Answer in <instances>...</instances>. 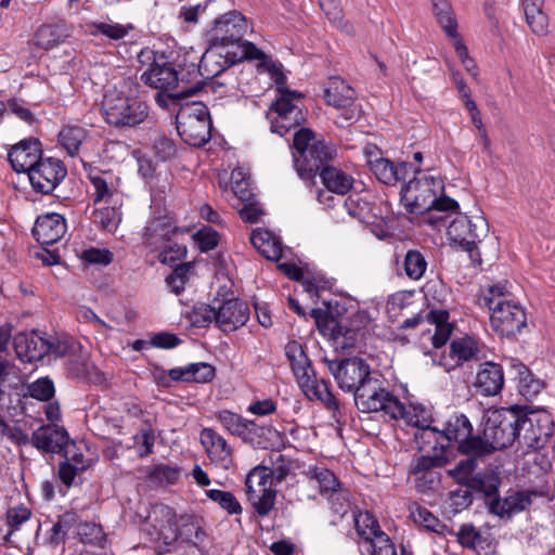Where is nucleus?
Instances as JSON below:
<instances>
[{
    "mask_svg": "<svg viewBox=\"0 0 555 555\" xmlns=\"http://www.w3.org/2000/svg\"><path fill=\"white\" fill-rule=\"evenodd\" d=\"M478 351L477 343L470 337L454 339L450 345V356L457 360V365L476 359Z\"/></svg>",
    "mask_w": 555,
    "mask_h": 555,
    "instance_id": "45",
    "label": "nucleus"
},
{
    "mask_svg": "<svg viewBox=\"0 0 555 555\" xmlns=\"http://www.w3.org/2000/svg\"><path fill=\"white\" fill-rule=\"evenodd\" d=\"M201 443L205 447L208 457L215 464L228 469L233 462V449L223 436L212 428L201 430Z\"/></svg>",
    "mask_w": 555,
    "mask_h": 555,
    "instance_id": "23",
    "label": "nucleus"
},
{
    "mask_svg": "<svg viewBox=\"0 0 555 555\" xmlns=\"http://www.w3.org/2000/svg\"><path fill=\"white\" fill-rule=\"evenodd\" d=\"M333 513L345 516L350 508L349 492L343 486L326 495Z\"/></svg>",
    "mask_w": 555,
    "mask_h": 555,
    "instance_id": "60",
    "label": "nucleus"
},
{
    "mask_svg": "<svg viewBox=\"0 0 555 555\" xmlns=\"http://www.w3.org/2000/svg\"><path fill=\"white\" fill-rule=\"evenodd\" d=\"M55 392L54 383L50 377H40L27 385V393L39 401H49Z\"/></svg>",
    "mask_w": 555,
    "mask_h": 555,
    "instance_id": "55",
    "label": "nucleus"
},
{
    "mask_svg": "<svg viewBox=\"0 0 555 555\" xmlns=\"http://www.w3.org/2000/svg\"><path fill=\"white\" fill-rule=\"evenodd\" d=\"M353 521L358 535L365 542H372V539L382 531L376 517L367 511L354 512Z\"/></svg>",
    "mask_w": 555,
    "mask_h": 555,
    "instance_id": "43",
    "label": "nucleus"
},
{
    "mask_svg": "<svg viewBox=\"0 0 555 555\" xmlns=\"http://www.w3.org/2000/svg\"><path fill=\"white\" fill-rule=\"evenodd\" d=\"M104 120L115 128H134L150 118V106L145 101L108 91L102 101Z\"/></svg>",
    "mask_w": 555,
    "mask_h": 555,
    "instance_id": "7",
    "label": "nucleus"
},
{
    "mask_svg": "<svg viewBox=\"0 0 555 555\" xmlns=\"http://www.w3.org/2000/svg\"><path fill=\"white\" fill-rule=\"evenodd\" d=\"M93 216L94 223L109 233L115 232L121 220L120 212L115 207L109 206L94 210Z\"/></svg>",
    "mask_w": 555,
    "mask_h": 555,
    "instance_id": "51",
    "label": "nucleus"
},
{
    "mask_svg": "<svg viewBox=\"0 0 555 555\" xmlns=\"http://www.w3.org/2000/svg\"><path fill=\"white\" fill-rule=\"evenodd\" d=\"M182 115H186L191 119L211 121L208 107L203 102L193 101L181 104L176 120H181Z\"/></svg>",
    "mask_w": 555,
    "mask_h": 555,
    "instance_id": "59",
    "label": "nucleus"
},
{
    "mask_svg": "<svg viewBox=\"0 0 555 555\" xmlns=\"http://www.w3.org/2000/svg\"><path fill=\"white\" fill-rule=\"evenodd\" d=\"M504 385V373L500 364L485 362L477 372L475 386L485 396L498 395Z\"/></svg>",
    "mask_w": 555,
    "mask_h": 555,
    "instance_id": "27",
    "label": "nucleus"
},
{
    "mask_svg": "<svg viewBox=\"0 0 555 555\" xmlns=\"http://www.w3.org/2000/svg\"><path fill=\"white\" fill-rule=\"evenodd\" d=\"M33 446L44 453H63L69 444V435L64 427L43 425L31 435Z\"/></svg>",
    "mask_w": 555,
    "mask_h": 555,
    "instance_id": "19",
    "label": "nucleus"
},
{
    "mask_svg": "<svg viewBox=\"0 0 555 555\" xmlns=\"http://www.w3.org/2000/svg\"><path fill=\"white\" fill-rule=\"evenodd\" d=\"M242 433L241 440L254 448L268 449L271 437L276 430L272 425L258 424L256 421L247 420Z\"/></svg>",
    "mask_w": 555,
    "mask_h": 555,
    "instance_id": "33",
    "label": "nucleus"
},
{
    "mask_svg": "<svg viewBox=\"0 0 555 555\" xmlns=\"http://www.w3.org/2000/svg\"><path fill=\"white\" fill-rule=\"evenodd\" d=\"M47 341V356H53L54 358H64L77 354L81 346L75 338L62 335V336H48Z\"/></svg>",
    "mask_w": 555,
    "mask_h": 555,
    "instance_id": "40",
    "label": "nucleus"
},
{
    "mask_svg": "<svg viewBox=\"0 0 555 555\" xmlns=\"http://www.w3.org/2000/svg\"><path fill=\"white\" fill-rule=\"evenodd\" d=\"M414 175L400 191V202L409 214L457 211L459 203L443 193L444 183L440 177L423 173L421 169L420 173Z\"/></svg>",
    "mask_w": 555,
    "mask_h": 555,
    "instance_id": "2",
    "label": "nucleus"
},
{
    "mask_svg": "<svg viewBox=\"0 0 555 555\" xmlns=\"http://www.w3.org/2000/svg\"><path fill=\"white\" fill-rule=\"evenodd\" d=\"M326 362L338 387L344 391L353 392V395L369 378L377 375L371 370L370 364L359 357L326 360Z\"/></svg>",
    "mask_w": 555,
    "mask_h": 555,
    "instance_id": "13",
    "label": "nucleus"
},
{
    "mask_svg": "<svg viewBox=\"0 0 555 555\" xmlns=\"http://www.w3.org/2000/svg\"><path fill=\"white\" fill-rule=\"evenodd\" d=\"M455 535L459 544L469 550L482 542L481 532L473 524H463Z\"/></svg>",
    "mask_w": 555,
    "mask_h": 555,
    "instance_id": "58",
    "label": "nucleus"
},
{
    "mask_svg": "<svg viewBox=\"0 0 555 555\" xmlns=\"http://www.w3.org/2000/svg\"><path fill=\"white\" fill-rule=\"evenodd\" d=\"M293 164L298 177L308 188L317 184V177L335 157V149L323 139H318L314 131L300 128L293 138Z\"/></svg>",
    "mask_w": 555,
    "mask_h": 555,
    "instance_id": "3",
    "label": "nucleus"
},
{
    "mask_svg": "<svg viewBox=\"0 0 555 555\" xmlns=\"http://www.w3.org/2000/svg\"><path fill=\"white\" fill-rule=\"evenodd\" d=\"M189 319L193 326L207 327L212 322L217 325V307L207 304H197L192 308Z\"/></svg>",
    "mask_w": 555,
    "mask_h": 555,
    "instance_id": "48",
    "label": "nucleus"
},
{
    "mask_svg": "<svg viewBox=\"0 0 555 555\" xmlns=\"http://www.w3.org/2000/svg\"><path fill=\"white\" fill-rule=\"evenodd\" d=\"M247 29V20L238 11H230L216 18L212 27L205 35L208 48L199 59V63L191 65L189 74L193 73L210 79L243 61L264 59L263 51L255 43L243 39Z\"/></svg>",
    "mask_w": 555,
    "mask_h": 555,
    "instance_id": "1",
    "label": "nucleus"
},
{
    "mask_svg": "<svg viewBox=\"0 0 555 555\" xmlns=\"http://www.w3.org/2000/svg\"><path fill=\"white\" fill-rule=\"evenodd\" d=\"M7 524L12 531H17L20 527L31 517V511L23 504L10 507L5 514Z\"/></svg>",
    "mask_w": 555,
    "mask_h": 555,
    "instance_id": "62",
    "label": "nucleus"
},
{
    "mask_svg": "<svg viewBox=\"0 0 555 555\" xmlns=\"http://www.w3.org/2000/svg\"><path fill=\"white\" fill-rule=\"evenodd\" d=\"M276 493V490L271 487L246 491L247 500L254 507L256 514L260 517L268 516L273 509Z\"/></svg>",
    "mask_w": 555,
    "mask_h": 555,
    "instance_id": "39",
    "label": "nucleus"
},
{
    "mask_svg": "<svg viewBox=\"0 0 555 555\" xmlns=\"http://www.w3.org/2000/svg\"><path fill=\"white\" fill-rule=\"evenodd\" d=\"M327 192L338 195L347 194L353 186L354 179L341 169L327 165L319 175Z\"/></svg>",
    "mask_w": 555,
    "mask_h": 555,
    "instance_id": "31",
    "label": "nucleus"
},
{
    "mask_svg": "<svg viewBox=\"0 0 555 555\" xmlns=\"http://www.w3.org/2000/svg\"><path fill=\"white\" fill-rule=\"evenodd\" d=\"M164 249L158 255V260L164 264H173L176 261L185 258L188 249L185 245L175 243L172 245H165Z\"/></svg>",
    "mask_w": 555,
    "mask_h": 555,
    "instance_id": "64",
    "label": "nucleus"
},
{
    "mask_svg": "<svg viewBox=\"0 0 555 555\" xmlns=\"http://www.w3.org/2000/svg\"><path fill=\"white\" fill-rule=\"evenodd\" d=\"M172 376L182 379L183 383H209L216 376V369L206 362L191 363L181 367V371H175Z\"/></svg>",
    "mask_w": 555,
    "mask_h": 555,
    "instance_id": "36",
    "label": "nucleus"
},
{
    "mask_svg": "<svg viewBox=\"0 0 555 555\" xmlns=\"http://www.w3.org/2000/svg\"><path fill=\"white\" fill-rule=\"evenodd\" d=\"M13 347L22 362L40 361L48 354L46 334L40 331L17 333L13 337Z\"/></svg>",
    "mask_w": 555,
    "mask_h": 555,
    "instance_id": "18",
    "label": "nucleus"
},
{
    "mask_svg": "<svg viewBox=\"0 0 555 555\" xmlns=\"http://www.w3.org/2000/svg\"><path fill=\"white\" fill-rule=\"evenodd\" d=\"M369 543L372 547L371 555H397L395 544L384 531H379Z\"/></svg>",
    "mask_w": 555,
    "mask_h": 555,
    "instance_id": "63",
    "label": "nucleus"
},
{
    "mask_svg": "<svg viewBox=\"0 0 555 555\" xmlns=\"http://www.w3.org/2000/svg\"><path fill=\"white\" fill-rule=\"evenodd\" d=\"M433 12L439 25L451 38L457 37V22L449 0H431Z\"/></svg>",
    "mask_w": 555,
    "mask_h": 555,
    "instance_id": "38",
    "label": "nucleus"
},
{
    "mask_svg": "<svg viewBox=\"0 0 555 555\" xmlns=\"http://www.w3.org/2000/svg\"><path fill=\"white\" fill-rule=\"evenodd\" d=\"M86 139V130L80 126H64L59 132L57 140L60 145L66 150L72 157L76 156L79 147Z\"/></svg>",
    "mask_w": 555,
    "mask_h": 555,
    "instance_id": "42",
    "label": "nucleus"
},
{
    "mask_svg": "<svg viewBox=\"0 0 555 555\" xmlns=\"http://www.w3.org/2000/svg\"><path fill=\"white\" fill-rule=\"evenodd\" d=\"M457 451L477 461L478 457H486L493 454L496 451V447L483 435L473 436L472 433L457 446Z\"/></svg>",
    "mask_w": 555,
    "mask_h": 555,
    "instance_id": "37",
    "label": "nucleus"
},
{
    "mask_svg": "<svg viewBox=\"0 0 555 555\" xmlns=\"http://www.w3.org/2000/svg\"><path fill=\"white\" fill-rule=\"evenodd\" d=\"M519 411L518 443L531 450L542 449L553 436L551 415L545 410H533L528 405H519Z\"/></svg>",
    "mask_w": 555,
    "mask_h": 555,
    "instance_id": "9",
    "label": "nucleus"
},
{
    "mask_svg": "<svg viewBox=\"0 0 555 555\" xmlns=\"http://www.w3.org/2000/svg\"><path fill=\"white\" fill-rule=\"evenodd\" d=\"M206 495L230 515H240L243 512L241 503L232 492L210 489L206 491Z\"/></svg>",
    "mask_w": 555,
    "mask_h": 555,
    "instance_id": "47",
    "label": "nucleus"
},
{
    "mask_svg": "<svg viewBox=\"0 0 555 555\" xmlns=\"http://www.w3.org/2000/svg\"><path fill=\"white\" fill-rule=\"evenodd\" d=\"M519 412L518 404L488 412L483 424V436L496 447V451L509 448L517 441Z\"/></svg>",
    "mask_w": 555,
    "mask_h": 555,
    "instance_id": "10",
    "label": "nucleus"
},
{
    "mask_svg": "<svg viewBox=\"0 0 555 555\" xmlns=\"http://www.w3.org/2000/svg\"><path fill=\"white\" fill-rule=\"evenodd\" d=\"M298 384L309 400H318L333 412L339 411V401L331 390V383L318 379L315 372L308 376V380H301Z\"/></svg>",
    "mask_w": 555,
    "mask_h": 555,
    "instance_id": "26",
    "label": "nucleus"
},
{
    "mask_svg": "<svg viewBox=\"0 0 555 555\" xmlns=\"http://www.w3.org/2000/svg\"><path fill=\"white\" fill-rule=\"evenodd\" d=\"M545 0H520L526 23L530 30L537 36L548 34L550 18L544 11Z\"/></svg>",
    "mask_w": 555,
    "mask_h": 555,
    "instance_id": "28",
    "label": "nucleus"
},
{
    "mask_svg": "<svg viewBox=\"0 0 555 555\" xmlns=\"http://www.w3.org/2000/svg\"><path fill=\"white\" fill-rule=\"evenodd\" d=\"M411 516L415 524H418L428 531L441 533L442 530L447 528L429 509L421 505H415V507L411 509Z\"/></svg>",
    "mask_w": 555,
    "mask_h": 555,
    "instance_id": "49",
    "label": "nucleus"
},
{
    "mask_svg": "<svg viewBox=\"0 0 555 555\" xmlns=\"http://www.w3.org/2000/svg\"><path fill=\"white\" fill-rule=\"evenodd\" d=\"M278 91L281 95L271 104L270 111H273L279 116L284 117L285 114H293L295 115V122H305L306 117L302 109L294 103V100L300 99L302 94L297 91H291L286 87Z\"/></svg>",
    "mask_w": 555,
    "mask_h": 555,
    "instance_id": "35",
    "label": "nucleus"
},
{
    "mask_svg": "<svg viewBox=\"0 0 555 555\" xmlns=\"http://www.w3.org/2000/svg\"><path fill=\"white\" fill-rule=\"evenodd\" d=\"M532 495H541V492L537 490H519L512 492V494L503 499L499 494L496 499L488 503V511L490 514L502 519H512L515 514L526 511L532 504Z\"/></svg>",
    "mask_w": 555,
    "mask_h": 555,
    "instance_id": "16",
    "label": "nucleus"
},
{
    "mask_svg": "<svg viewBox=\"0 0 555 555\" xmlns=\"http://www.w3.org/2000/svg\"><path fill=\"white\" fill-rule=\"evenodd\" d=\"M285 353L291 362V366L297 382L300 383L301 380H308V376L313 374L314 370L312 369L311 362L305 353L302 346L299 343L292 340L285 346Z\"/></svg>",
    "mask_w": 555,
    "mask_h": 555,
    "instance_id": "34",
    "label": "nucleus"
},
{
    "mask_svg": "<svg viewBox=\"0 0 555 555\" xmlns=\"http://www.w3.org/2000/svg\"><path fill=\"white\" fill-rule=\"evenodd\" d=\"M179 477L180 467L169 464H157L149 474L150 480L160 486L173 485L178 481Z\"/></svg>",
    "mask_w": 555,
    "mask_h": 555,
    "instance_id": "52",
    "label": "nucleus"
},
{
    "mask_svg": "<svg viewBox=\"0 0 555 555\" xmlns=\"http://www.w3.org/2000/svg\"><path fill=\"white\" fill-rule=\"evenodd\" d=\"M42 157L41 142L33 137L14 144L8 153V159L17 173L28 175Z\"/></svg>",
    "mask_w": 555,
    "mask_h": 555,
    "instance_id": "15",
    "label": "nucleus"
},
{
    "mask_svg": "<svg viewBox=\"0 0 555 555\" xmlns=\"http://www.w3.org/2000/svg\"><path fill=\"white\" fill-rule=\"evenodd\" d=\"M324 99L328 105L347 108L353 104L356 91L344 79L331 77L324 91Z\"/></svg>",
    "mask_w": 555,
    "mask_h": 555,
    "instance_id": "30",
    "label": "nucleus"
},
{
    "mask_svg": "<svg viewBox=\"0 0 555 555\" xmlns=\"http://www.w3.org/2000/svg\"><path fill=\"white\" fill-rule=\"evenodd\" d=\"M35 192L51 194L66 178L67 168L55 157H42L27 175Z\"/></svg>",
    "mask_w": 555,
    "mask_h": 555,
    "instance_id": "14",
    "label": "nucleus"
},
{
    "mask_svg": "<svg viewBox=\"0 0 555 555\" xmlns=\"http://www.w3.org/2000/svg\"><path fill=\"white\" fill-rule=\"evenodd\" d=\"M511 373L518 382L519 392L526 398L537 396L545 386V383L534 377L531 371L518 360L511 359L508 361Z\"/></svg>",
    "mask_w": 555,
    "mask_h": 555,
    "instance_id": "29",
    "label": "nucleus"
},
{
    "mask_svg": "<svg viewBox=\"0 0 555 555\" xmlns=\"http://www.w3.org/2000/svg\"><path fill=\"white\" fill-rule=\"evenodd\" d=\"M473 433V426L464 414H454L439 429L436 426H425L420 433L415 434V439L421 438L423 442L430 443L435 440L433 449L435 451H447L452 442L461 444L467 436Z\"/></svg>",
    "mask_w": 555,
    "mask_h": 555,
    "instance_id": "12",
    "label": "nucleus"
},
{
    "mask_svg": "<svg viewBox=\"0 0 555 555\" xmlns=\"http://www.w3.org/2000/svg\"><path fill=\"white\" fill-rule=\"evenodd\" d=\"M305 474L310 480L317 481L319 485V492L324 496L343 486L336 475L325 467L313 466L310 467Z\"/></svg>",
    "mask_w": 555,
    "mask_h": 555,
    "instance_id": "41",
    "label": "nucleus"
},
{
    "mask_svg": "<svg viewBox=\"0 0 555 555\" xmlns=\"http://www.w3.org/2000/svg\"><path fill=\"white\" fill-rule=\"evenodd\" d=\"M449 463L446 451H440L434 455H422L413 460L411 464V473L417 475L431 468L443 467Z\"/></svg>",
    "mask_w": 555,
    "mask_h": 555,
    "instance_id": "50",
    "label": "nucleus"
},
{
    "mask_svg": "<svg viewBox=\"0 0 555 555\" xmlns=\"http://www.w3.org/2000/svg\"><path fill=\"white\" fill-rule=\"evenodd\" d=\"M404 272L411 280H420L427 268V261L424 255L417 249L406 251L403 260Z\"/></svg>",
    "mask_w": 555,
    "mask_h": 555,
    "instance_id": "46",
    "label": "nucleus"
},
{
    "mask_svg": "<svg viewBox=\"0 0 555 555\" xmlns=\"http://www.w3.org/2000/svg\"><path fill=\"white\" fill-rule=\"evenodd\" d=\"M367 163L377 180L386 185H396L404 181L410 173H420V168L408 162L395 163L384 157H369Z\"/></svg>",
    "mask_w": 555,
    "mask_h": 555,
    "instance_id": "17",
    "label": "nucleus"
},
{
    "mask_svg": "<svg viewBox=\"0 0 555 555\" xmlns=\"http://www.w3.org/2000/svg\"><path fill=\"white\" fill-rule=\"evenodd\" d=\"M476 460L467 457L456 463L452 469H449L448 475L452 477L457 485L470 489L474 494L479 495L488 507V503L499 495L502 478L499 473L494 470L476 473Z\"/></svg>",
    "mask_w": 555,
    "mask_h": 555,
    "instance_id": "8",
    "label": "nucleus"
},
{
    "mask_svg": "<svg viewBox=\"0 0 555 555\" xmlns=\"http://www.w3.org/2000/svg\"><path fill=\"white\" fill-rule=\"evenodd\" d=\"M249 319V308L237 298L227 299L217 307V326L222 332H233L245 325Z\"/></svg>",
    "mask_w": 555,
    "mask_h": 555,
    "instance_id": "21",
    "label": "nucleus"
},
{
    "mask_svg": "<svg viewBox=\"0 0 555 555\" xmlns=\"http://www.w3.org/2000/svg\"><path fill=\"white\" fill-rule=\"evenodd\" d=\"M202 253L216 248L219 244V233L211 227H203L192 235Z\"/></svg>",
    "mask_w": 555,
    "mask_h": 555,
    "instance_id": "57",
    "label": "nucleus"
},
{
    "mask_svg": "<svg viewBox=\"0 0 555 555\" xmlns=\"http://www.w3.org/2000/svg\"><path fill=\"white\" fill-rule=\"evenodd\" d=\"M66 232L65 218L56 212L39 216L31 230L33 236L41 245H53L59 242Z\"/></svg>",
    "mask_w": 555,
    "mask_h": 555,
    "instance_id": "22",
    "label": "nucleus"
},
{
    "mask_svg": "<svg viewBox=\"0 0 555 555\" xmlns=\"http://www.w3.org/2000/svg\"><path fill=\"white\" fill-rule=\"evenodd\" d=\"M78 534L80 537V541L85 544L102 547L106 542V535L102 527L94 522L80 524L78 527Z\"/></svg>",
    "mask_w": 555,
    "mask_h": 555,
    "instance_id": "53",
    "label": "nucleus"
},
{
    "mask_svg": "<svg viewBox=\"0 0 555 555\" xmlns=\"http://www.w3.org/2000/svg\"><path fill=\"white\" fill-rule=\"evenodd\" d=\"M489 224L482 215L468 218L466 215H459L448 225L447 234L454 244L469 254L473 261L480 262V254L477 244L487 236Z\"/></svg>",
    "mask_w": 555,
    "mask_h": 555,
    "instance_id": "11",
    "label": "nucleus"
},
{
    "mask_svg": "<svg viewBox=\"0 0 555 555\" xmlns=\"http://www.w3.org/2000/svg\"><path fill=\"white\" fill-rule=\"evenodd\" d=\"M388 390L383 387V382L374 375L353 395L354 404L362 413L378 412L383 409Z\"/></svg>",
    "mask_w": 555,
    "mask_h": 555,
    "instance_id": "20",
    "label": "nucleus"
},
{
    "mask_svg": "<svg viewBox=\"0 0 555 555\" xmlns=\"http://www.w3.org/2000/svg\"><path fill=\"white\" fill-rule=\"evenodd\" d=\"M327 309L331 302H325ZM319 332L331 338L337 348H354L360 338L364 336L369 319L364 312H356L350 317H335L330 310L314 308L310 311Z\"/></svg>",
    "mask_w": 555,
    "mask_h": 555,
    "instance_id": "5",
    "label": "nucleus"
},
{
    "mask_svg": "<svg viewBox=\"0 0 555 555\" xmlns=\"http://www.w3.org/2000/svg\"><path fill=\"white\" fill-rule=\"evenodd\" d=\"M141 81L158 90L155 101L160 107H167L168 101L176 104L180 100L188 99L196 94L204 87L203 80H197L190 87H180V83L184 81V77L179 76L172 64L168 62L160 64L156 61L141 75Z\"/></svg>",
    "mask_w": 555,
    "mask_h": 555,
    "instance_id": "6",
    "label": "nucleus"
},
{
    "mask_svg": "<svg viewBox=\"0 0 555 555\" xmlns=\"http://www.w3.org/2000/svg\"><path fill=\"white\" fill-rule=\"evenodd\" d=\"M186 231L188 229L175 225L167 216L154 218L145 227L143 243L153 249H160L171 241L173 235Z\"/></svg>",
    "mask_w": 555,
    "mask_h": 555,
    "instance_id": "24",
    "label": "nucleus"
},
{
    "mask_svg": "<svg viewBox=\"0 0 555 555\" xmlns=\"http://www.w3.org/2000/svg\"><path fill=\"white\" fill-rule=\"evenodd\" d=\"M34 40L38 48L50 50L57 46L60 37L52 26L42 25L37 29Z\"/></svg>",
    "mask_w": 555,
    "mask_h": 555,
    "instance_id": "61",
    "label": "nucleus"
},
{
    "mask_svg": "<svg viewBox=\"0 0 555 555\" xmlns=\"http://www.w3.org/2000/svg\"><path fill=\"white\" fill-rule=\"evenodd\" d=\"M215 417L227 433L241 438L247 418L227 409L217 411Z\"/></svg>",
    "mask_w": 555,
    "mask_h": 555,
    "instance_id": "44",
    "label": "nucleus"
},
{
    "mask_svg": "<svg viewBox=\"0 0 555 555\" xmlns=\"http://www.w3.org/2000/svg\"><path fill=\"white\" fill-rule=\"evenodd\" d=\"M153 150L156 156L163 162L173 158L177 154L176 142L163 132L155 135L153 140Z\"/></svg>",
    "mask_w": 555,
    "mask_h": 555,
    "instance_id": "56",
    "label": "nucleus"
},
{
    "mask_svg": "<svg viewBox=\"0 0 555 555\" xmlns=\"http://www.w3.org/2000/svg\"><path fill=\"white\" fill-rule=\"evenodd\" d=\"M250 242L259 254L268 260L278 261L282 257L281 242L268 230H254Z\"/></svg>",
    "mask_w": 555,
    "mask_h": 555,
    "instance_id": "32",
    "label": "nucleus"
},
{
    "mask_svg": "<svg viewBox=\"0 0 555 555\" xmlns=\"http://www.w3.org/2000/svg\"><path fill=\"white\" fill-rule=\"evenodd\" d=\"M177 131L180 138L189 145L201 147L211 138V121L197 120L182 115L181 120H176Z\"/></svg>",
    "mask_w": 555,
    "mask_h": 555,
    "instance_id": "25",
    "label": "nucleus"
},
{
    "mask_svg": "<svg viewBox=\"0 0 555 555\" xmlns=\"http://www.w3.org/2000/svg\"><path fill=\"white\" fill-rule=\"evenodd\" d=\"M477 302L491 311V326L502 337H515L527 325L525 309L506 299V288L502 284L489 286Z\"/></svg>",
    "mask_w": 555,
    "mask_h": 555,
    "instance_id": "4",
    "label": "nucleus"
},
{
    "mask_svg": "<svg viewBox=\"0 0 555 555\" xmlns=\"http://www.w3.org/2000/svg\"><path fill=\"white\" fill-rule=\"evenodd\" d=\"M274 483L271 481L269 467L258 465L254 467L246 476L245 487L246 491L259 490L264 488H273Z\"/></svg>",
    "mask_w": 555,
    "mask_h": 555,
    "instance_id": "54",
    "label": "nucleus"
}]
</instances>
